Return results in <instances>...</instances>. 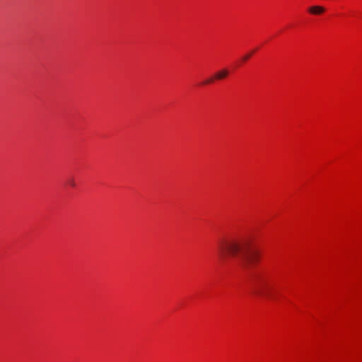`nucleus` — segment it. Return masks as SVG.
Listing matches in <instances>:
<instances>
[{"label":"nucleus","mask_w":362,"mask_h":362,"mask_svg":"<svg viewBox=\"0 0 362 362\" xmlns=\"http://www.w3.org/2000/svg\"><path fill=\"white\" fill-rule=\"evenodd\" d=\"M68 184L71 187H75L76 186V184L75 182V180L74 178H70L69 180H68Z\"/></svg>","instance_id":"5"},{"label":"nucleus","mask_w":362,"mask_h":362,"mask_svg":"<svg viewBox=\"0 0 362 362\" xmlns=\"http://www.w3.org/2000/svg\"><path fill=\"white\" fill-rule=\"evenodd\" d=\"M229 74V71L226 69H221L216 72L214 77L207 79L204 83L209 84L212 83L214 80H221L227 77Z\"/></svg>","instance_id":"3"},{"label":"nucleus","mask_w":362,"mask_h":362,"mask_svg":"<svg viewBox=\"0 0 362 362\" xmlns=\"http://www.w3.org/2000/svg\"><path fill=\"white\" fill-rule=\"evenodd\" d=\"M325 11V8L320 6H314L309 8V12L314 15H320Z\"/></svg>","instance_id":"4"},{"label":"nucleus","mask_w":362,"mask_h":362,"mask_svg":"<svg viewBox=\"0 0 362 362\" xmlns=\"http://www.w3.org/2000/svg\"><path fill=\"white\" fill-rule=\"evenodd\" d=\"M257 294L264 297L271 298L272 286L269 282L262 277H257Z\"/></svg>","instance_id":"2"},{"label":"nucleus","mask_w":362,"mask_h":362,"mask_svg":"<svg viewBox=\"0 0 362 362\" xmlns=\"http://www.w3.org/2000/svg\"><path fill=\"white\" fill-rule=\"evenodd\" d=\"M252 54H247L243 57V61L245 62L247 61L250 57Z\"/></svg>","instance_id":"6"},{"label":"nucleus","mask_w":362,"mask_h":362,"mask_svg":"<svg viewBox=\"0 0 362 362\" xmlns=\"http://www.w3.org/2000/svg\"><path fill=\"white\" fill-rule=\"evenodd\" d=\"M218 252L223 260L228 257L236 258L245 270H250L258 262L259 254L250 250V240L247 238H232L221 240Z\"/></svg>","instance_id":"1"}]
</instances>
